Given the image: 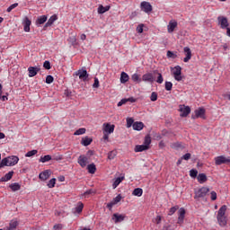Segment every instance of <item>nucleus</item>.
I'll return each instance as SVG.
<instances>
[{"label":"nucleus","instance_id":"c85d7f7f","mask_svg":"<svg viewBox=\"0 0 230 230\" xmlns=\"http://www.w3.org/2000/svg\"><path fill=\"white\" fill-rule=\"evenodd\" d=\"M46 21H48V16L41 15V16L38 17V19L36 20V24H37V26H39V24H44V22H46Z\"/></svg>","mask_w":230,"mask_h":230},{"label":"nucleus","instance_id":"a211bd4d","mask_svg":"<svg viewBox=\"0 0 230 230\" xmlns=\"http://www.w3.org/2000/svg\"><path fill=\"white\" fill-rule=\"evenodd\" d=\"M155 78H154V74L152 73H147L143 75L142 76V81L143 82H149L150 84H153V82H155Z\"/></svg>","mask_w":230,"mask_h":230},{"label":"nucleus","instance_id":"3c124183","mask_svg":"<svg viewBox=\"0 0 230 230\" xmlns=\"http://www.w3.org/2000/svg\"><path fill=\"white\" fill-rule=\"evenodd\" d=\"M151 102H157V93L153 92L150 96Z\"/></svg>","mask_w":230,"mask_h":230},{"label":"nucleus","instance_id":"f257e3e1","mask_svg":"<svg viewBox=\"0 0 230 230\" xmlns=\"http://www.w3.org/2000/svg\"><path fill=\"white\" fill-rule=\"evenodd\" d=\"M226 211H227V206L223 205L217 211V219L221 227L227 226V217H226Z\"/></svg>","mask_w":230,"mask_h":230},{"label":"nucleus","instance_id":"a878e982","mask_svg":"<svg viewBox=\"0 0 230 230\" xmlns=\"http://www.w3.org/2000/svg\"><path fill=\"white\" fill-rule=\"evenodd\" d=\"M177 27V22H170L167 25L168 33H173L175 31V28Z\"/></svg>","mask_w":230,"mask_h":230},{"label":"nucleus","instance_id":"bf43d9fd","mask_svg":"<svg viewBox=\"0 0 230 230\" xmlns=\"http://www.w3.org/2000/svg\"><path fill=\"white\" fill-rule=\"evenodd\" d=\"M43 67L46 69H51V63H49V61H45L43 63Z\"/></svg>","mask_w":230,"mask_h":230},{"label":"nucleus","instance_id":"69168bd1","mask_svg":"<svg viewBox=\"0 0 230 230\" xmlns=\"http://www.w3.org/2000/svg\"><path fill=\"white\" fill-rule=\"evenodd\" d=\"M109 134L110 133H107L105 131H103V137H102V139L106 142H109Z\"/></svg>","mask_w":230,"mask_h":230},{"label":"nucleus","instance_id":"4468645a","mask_svg":"<svg viewBox=\"0 0 230 230\" xmlns=\"http://www.w3.org/2000/svg\"><path fill=\"white\" fill-rule=\"evenodd\" d=\"M121 202V194H119L116 198H114L110 203L107 204V208L112 209L116 204Z\"/></svg>","mask_w":230,"mask_h":230},{"label":"nucleus","instance_id":"5fc2aeb1","mask_svg":"<svg viewBox=\"0 0 230 230\" xmlns=\"http://www.w3.org/2000/svg\"><path fill=\"white\" fill-rule=\"evenodd\" d=\"M54 80H55V78H53L52 75H47V77H46V84H53Z\"/></svg>","mask_w":230,"mask_h":230},{"label":"nucleus","instance_id":"a19ab883","mask_svg":"<svg viewBox=\"0 0 230 230\" xmlns=\"http://www.w3.org/2000/svg\"><path fill=\"white\" fill-rule=\"evenodd\" d=\"M38 151L37 150H31L26 153L25 157H33V155H37Z\"/></svg>","mask_w":230,"mask_h":230},{"label":"nucleus","instance_id":"5701e85b","mask_svg":"<svg viewBox=\"0 0 230 230\" xmlns=\"http://www.w3.org/2000/svg\"><path fill=\"white\" fill-rule=\"evenodd\" d=\"M19 226V223L17 220H12L9 223V226H5L4 230H15L17 229V226Z\"/></svg>","mask_w":230,"mask_h":230},{"label":"nucleus","instance_id":"412c9836","mask_svg":"<svg viewBox=\"0 0 230 230\" xmlns=\"http://www.w3.org/2000/svg\"><path fill=\"white\" fill-rule=\"evenodd\" d=\"M103 132H106L108 134H112L114 132V125H111L109 123H104L103 124Z\"/></svg>","mask_w":230,"mask_h":230},{"label":"nucleus","instance_id":"7ed1b4c3","mask_svg":"<svg viewBox=\"0 0 230 230\" xmlns=\"http://www.w3.org/2000/svg\"><path fill=\"white\" fill-rule=\"evenodd\" d=\"M209 193V188L202 187L198 190H195L194 199H201L202 200H208L206 196Z\"/></svg>","mask_w":230,"mask_h":230},{"label":"nucleus","instance_id":"774afa93","mask_svg":"<svg viewBox=\"0 0 230 230\" xmlns=\"http://www.w3.org/2000/svg\"><path fill=\"white\" fill-rule=\"evenodd\" d=\"M226 35L227 37H230V28L226 27Z\"/></svg>","mask_w":230,"mask_h":230},{"label":"nucleus","instance_id":"4be33fe9","mask_svg":"<svg viewBox=\"0 0 230 230\" xmlns=\"http://www.w3.org/2000/svg\"><path fill=\"white\" fill-rule=\"evenodd\" d=\"M13 177V171H10L4 176L0 179V182H8Z\"/></svg>","mask_w":230,"mask_h":230},{"label":"nucleus","instance_id":"c756f323","mask_svg":"<svg viewBox=\"0 0 230 230\" xmlns=\"http://www.w3.org/2000/svg\"><path fill=\"white\" fill-rule=\"evenodd\" d=\"M145 124L143 122H134L133 129L134 130H143Z\"/></svg>","mask_w":230,"mask_h":230},{"label":"nucleus","instance_id":"8fccbe9b","mask_svg":"<svg viewBox=\"0 0 230 230\" xmlns=\"http://www.w3.org/2000/svg\"><path fill=\"white\" fill-rule=\"evenodd\" d=\"M93 89H98L100 87V80L98 77H94V83L93 84Z\"/></svg>","mask_w":230,"mask_h":230},{"label":"nucleus","instance_id":"13d9d810","mask_svg":"<svg viewBox=\"0 0 230 230\" xmlns=\"http://www.w3.org/2000/svg\"><path fill=\"white\" fill-rule=\"evenodd\" d=\"M181 159H184V161H190V159H191V154H190V153L185 154V155L181 157Z\"/></svg>","mask_w":230,"mask_h":230},{"label":"nucleus","instance_id":"cd10ccee","mask_svg":"<svg viewBox=\"0 0 230 230\" xmlns=\"http://www.w3.org/2000/svg\"><path fill=\"white\" fill-rule=\"evenodd\" d=\"M92 143H93V138L89 137H84L81 141V145H83L84 146H89V145H91Z\"/></svg>","mask_w":230,"mask_h":230},{"label":"nucleus","instance_id":"6ab92c4d","mask_svg":"<svg viewBox=\"0 0 230 230\" xmlns=\"http://www.w3.org/2000/svg\"><path fill=\"white\" fill-rule=\"evenodd\" d=\"M183 51L186 55V57L183 58V62H190V60H191V49L190 47H185Z\"/></svg>","mask_w":230,"mask_h":230},{"label":"nucleus","instance_id":"e2e57ef3","mask_svg":"<svg viewBox=\"0 0 230 230\" xmlns=\"http://www.w3.org/2000/svg\"><path fill=\"white\" fill-rule=\"evenodd\" d=\"M63 227H64V226H62V224H58V225H55V226H53V229H54V230H62Z\"/></svg>","mask_w":230,"mask_h":230},{"label":"nucleus","instance_id":"39448f33","mask_svg":"<svg viewBox=\"0 0 230 230\" xmlns=\"http://www.w3.org/2000/svg\"><path fill=\"white\" fill-rule=\"evenodd\" d=\"M217 22L222 30L229 28V21H227V18H226V16H218Z\"/></svg>","mask_w":230,"mask_h":230},{"label":"nucleus","instance_id":"79ce46f5","mask_svg":"<svg viewBox=\"0 0 230 230\" xmlns=\"http://www.w3.org/2000/svg\"><path fill=\"white\" fill-rule=\"evenodd\" d=\"M152 143V138L149 136H146L144 140V145L146 146H150V144Z\"/></svg>","mask_w":230,"mask_h":230},{"label":"nucleus","instance_id":"9d476101","mask_svg":"<svg viewBox=\"0 0 230 230\" xmlns=\"http://www.w3.org/2000/svg\"><path fill=\"white\" fill-rule=\"evenodd\" d=\"M180 112L181 118H186L191 112V109L190 106L180 105Z\"/></svg>","mask_w":230,"mask_h":230},{"label":"nucleus","instance_id":"37998d69","mask_svg":"<svg viewBox=\"0 0 230 230\" xmlns=\"http://www.w3.org/2000/svg\"><path fill=\"white\" fill-rule=\"evenodd\" d=\"M172 87H173V84L172 82H168V81L165 82L166 91H172Z\"/></svg>","mask_w":230,"mask_h":230},{"label":"nucleus","instance_id":"a18cd8bd","mask_svg":"<svg viewBox=\"0 0 230 230\" xmlns=\"http://www.w3.org/2000/svg\"><path fill=\"white\" fill-rule=\"evenodd\" d=\"M18 6H19V4L14 3L7 8L6 12H8V13H10V12H12V10H14V8H17Z\"/></svg>","mask_w":230,"mask_h":230},{"label":"nucleus","instance_id":"72a5a7b5","mask_svg":"<svg viewBox=\"0 0 230 230\" xmlns=\"http://www.w3.org/2000/svg\"><path fill=\"white\" fill-rule=\"evenodd\" d=\"M132 195L135 197H141L143 195V189L137 188L133 190Z\"/></svg>","mask_w":230,"mask_h":230},{"label":"nucleus","instance_id":"de8ad7c7","mask_svg":"<svg viewBox=\"0 0 230 230\" xmlns=\"http://www.w3.org/2000/svg\"><path fill=\"white\" fill-rule=\"evenodd\" d=\"M116 157V151H111L108 153V159H110V161H112V159H114Z\"/></svg>","mask_w":230,"mask_h":230},{"label":"nucleus","instance_id":"f8f14e48","mask_svg":"<svg viewBox=\"0 0 230 230\" xmlns=\"http://www.w3.org/2000/svg\"><path fill=\"white\" fill-rule=\"evenodd\" d=\"M184 217H186V210L181 208L179 209V216L177 221V224H179V226H182V224H184Z\"/></svg>","mask_w":230,"mask_h":230},{"label":"nucleus","instance_id":"2f4dec72","mask_svg":"<svg viewBox=\"0 0 230 230\" xmlns=\"http://www.w3.org/2000/svg\"><path fill=\"white\" fill-rule=\"evenodd\" d=\"M198 181L200 184H204V182H206V181H208V176H206V174H204V173H199L198 175Z\"/></svg>","mask_w":230,"mask_h":230},{"label":"nucleus","instance_id":"c03bdc74","mask_svg":"<svg viewBox=\"0 0 230 230\" xmlns=\"http://www.w3.org/2000/svg\"><path fill=\"white\" fill-rule=\"evenodd\" d=\"M130 127H134V119H127V128H130Z\"/></svg>","mask_w":230,"mask_h":230},{"label":"nucleus","instance_id":"20e7f679","mask_svg":"<svg viewBox=\"0 0 230 230\" xmlns=\"http://www.w3.org/2000/svg\"><path fill=\"white\" fill-rule=\"evenodd\" d=\"M172 75L176 82H181L182 80V67H181V66H174L172 69Z\"/></svg>","mask_w":230,"mask_h":230},{"label":"nucleus","instance_id":"49530a36","mask_svg":"<svg viewBox=\"0 0 230 230\" xmlns=\"http://www.w3.org/2000/svg\"><path fill=\"white\" fill-rule=\"evenodd\" d=\"M199 175V171L192 169L190 171V176L192 177V179H195Z\"/></svg>","mask_w":230,"mask_h":230},{"label":"nucleus","instance_id":"680f3d73","mask_svg":"<svg viewBox=\"0 0 230 230\" xmlns=\"http://www.w3.org/2000/svg\"><path fill=\"white\" fill-rule=\"evenodd\" d=\"M145 24H139L137 27V33H143V28H144Z\"/></svg>","mask_w":230,"mask_h":230},{"label":"nucleus","instance_id":"ea45409f","mask_svg":"<svg viewBox=\"0 0 230 230\" xmlns=\"http://www.w3.org/2000/svg\"><path fill=\"white\" fill-rule=\"evenodd\" d=\"M55 184H57V179L52 178V179L49 181V183L47 184V186H48L49 188H55Z\"/></svg>","mask_w":230,"mask_h":230},{"label":"nucleus","instance_id":"4d7b16f0","mask_svg":"<svg viewBox=\"0 0 230 230\" xmlns=\"http://www.w3.org/2000/svg\"><path fill=\"white\" fill-rule=\"evenodd\" d=\"M62 159H64V155L58 154L54 155V160L55 161H62Z\"/></svg>","mask_w":230,"mask_h":230},{"label":"nucleus","instance_id":"393cba45","mask_svg":"<svg viewBox=\"0 0 230 230\" xmlns=\"http://www.w3.org/2000/svg\"><path fill=\"white\" fill-rule=\"evenodd\" d=\"M128 102H130V103H136V99L134 97L122 99L120 102H118V107H121V105H125V103H127Z\"/></svg>","mask_w":230,"mask_h":230},{"label":"nucleus","instance_id":"f3484780","mask_svg":"<svg viewBox=\"0 0 230 230\" xmlns=\"http://www.w3.org/2000/svg\"><path fill=\"white\" fill-rule=\"evenodd\" d=\"M58 19V16H57V14H53L52 16H50V18L48 20V22L45 23L43 30H47V28H49V26H53V23L55 22V21H57Z\"/></svg>","mask_w":230,"mask_h":230},{"label":"nucleus","instance_id":"7c9ffc66","mask_svg":"<svg viewBox=\"0 0 230 230\" xmlns=\"http://www.w3.org/2000/svg\"><path fill=\"white\" fill-rule=\"evenodd\" d=\"M128 73H125V72H122L120 74V83L121 84H127V82L128 81Z\"/></svg>","mask_w":230,"mask_h":230},{"label":"nucleus","instance_id":"bb28decb","mask_svg":"<svg viewBox=\"0 0 230 230\" xmlns=\"http://www.w3.org/2000/svg\"><path fill=\"white\" fill-rule=\"evenodd\" d=\"M123 181H125V176L117 178L112 184L113 190H116Z\"/></svg>","mask_w":230,"mask_h":230},{"label":"nucleus","instance_id":"4c0bfd02","mask_svg":"<svg viewBox=\"0 0 230 230\" xmlns=\"http://www.w3.org/2000/svg\"><path fill=\"white\" fill-rule=\"evenodd\" d=\"M86 129L85 128H81L79 129H77L75 133L74 136H82L83 134H85Z\"/></svg>","mask_w":230,"mask_h":230},{"label":"nucleus","instance_id":"aec40b11","mask_svg":"<svg viewBox=\"0 0 230 230\" xmlns=\"http://www.w3.org/2000/svg\"><path fill=\"white\" fill-rule=\"evenodd\" d=\"M50 175H51V171L46 170V171L40 172L39 177H40V181H48V179H49Z\"/></svg>","mask_w":230,"mask_h":230},{"label":"nucleus","instance_id":"dca6fc26","mask_svg":"<svg viewBox=\"0 0 230 230\" xmlns=\"http://www.w3.org/2000/svg\"><path fill=\"white\" fill-rule=\"evenodd\" d=\"M111 220H114L115 224H119V222L125 220V215L115 213L112 215Z\"/></svg>","mask_w":230,"mask_h":230},{"label":"nucleus","instance_id":"9b49d317","mask_svg":"<svg viewBox=\"0 0 230 230\" xmlns=\"http://www.w3.org/2000/svg\"><path fill=\"white\" fill-rule=\"evenodd\" d=\"M215 161L217 166H220V164H226L227 163H230V159L224 155L216 157Z\"/></svg>","mask_w":230,"mask_h":230},{"label":"nucleus","instance_id":"6e6552de","mask_svg":"<svg viewBox=\"0 0 230 230\" xmlns=\"http://www.w3.org/2000/svg\"><path fill=\"white\" fill-rule=\"evenodd\" d=\"M75 75L79 76L80 80L83 82H87L89 80L87 70H78Z\"/></svg>","mask_w":230,"mask_h":230},{"label":"nucleus","instance_id":"2eb2a0df","mask_svg":"<svg viewBox=\"0 0 230 230\" xmlns=\"http://www.w3.org/2000/svg\"><path fill=\"white\" fill-rule=\"evenodd\" d=\"M194 112V118H201L202 119H206V110L204 108H199L198 110H195Z\"/></svg>","mask_w":230,"mask_h":230},{"label":"nucleus","instance_id":"0eeeda50","mask_svg":"<svg viewBox=\"0 0 230 230\" xmlns=\"http://www.w3.org/2000/svg\"><path fill=\"white\" fill-rule=\"evenodd\" d=\"M141 10L145 12L146 13H150L152 12L153 7L152 4H150L149 2L144 1L140 4Z\"/></svg>","mask_w":230,"mask_h":230},{"label":"nucleus","instance_id":"b1692460","mask_svg":"<svg viewBox=\"0 0 230 230\" xmlns=\"http://www.w3.org/2000/svg\"><path fill=\"white\" fill-rule=\"evenodd\" d=\"M150 146L146 145H137L134 148V152H145L146 150H148Z\"/></svg>","mask_w":230,"mask_h":230},{"label":"nucleus","instance_id":"09e8293b","mask_svg":"<svg viewBox=\"0 0 230 230\" xmlns=\"http://www.w3.org/2000/svg\"><path fill=\"white\" fill-rule=\"evenodd\" d=\"M177 209H179V207L177 206L171 208L168 213L169 217H172V215H174Z\"/></svg>","mask_w":230,"mask_h":230},{"label":"nucleus","instance_id":"f704fd0d","mask_svg":"<svg viewBox=\"0 0 230 230\" xmlns=\"http://www.w3.org/2000/svg\"><path fill=\"white\" fill-rule=\"evenodd\" d=\"M109 10H111V6H103V5H100L98 7V13H105V12H109Z\"/></svg>","mask_w":230,"mask_h":230},{"label":"nucleus","instance_id":"473e14b6","mask_svg":"<svg viewBox=\"0 0 230 230\" xmlns=\"http://www.w3.org/2000/svg\"><path fill=\"white\" fill-rule=\"evenodd\" d=\"M9 188H11L12 191H19L21 190V184L14 182L9 185Z\"/></svg>","mask_w":230,"mask_h":230},{"label":"nucleus","instance_id":"052dcab7","mask_svg":"<svg viewBox=\"0 0 230 230\" xmlns=\"http://www.w3.org/2000/svg\"><path fill=\"white\" fill-rule=\"evenodd\" d=\"M210 199L211 200H217V192L215 190L210 192Z\"/></svg>","mask_w":230,"mask_h":230},{"label":"nucleus","instance_id":"f03ea898","mask_svg":"<svg viewBox=\"0 0 230 230\" xmlns=\"http://www.w3.org/2000/svg\"><path fill=\"white\" fill-rule=\"evenodd\" d=\"M19 163V157L15 155L8 156L4 158L0 162V169L4 168V166H15Z\"/></svg>","mask_w":230,"mask_h":230},{"label":"nucleus","instance_id":"423d86ee","mask_svg":"<svg viewBox=\"0 0 230 230\" xmlns=\"http://www.w3.org/2000/svg\"><path fill=\"white\" fill-rule=\"evenodd\" d=\"M22 26H23V31L26 33H30V27L31 26V20L25 16L22 20Z\"/></svg>","mask_w":230,"mask_h":230},{"label":"nucleus","instance_id":"c9c22d12","mask_svg":"<svg viewBox=\"0 0 230 230\" xmlns=\"http://www.w3.org/2000/svg\"><path fill=\"white\" fill-rule=\"evenodd\" d=\"M87 170L89 173H96V165L94 164H88Z\"/></svg>","mask_w":230,"mask_h":230},{"label":"nucleus","instance_id":"ddd939ff","mask_svg":"<svg viewBox=\"0 0 230 230\" xmlns=\"http://www.w3.org/2000/svg\"><path fill=\"white\" fill-rule=\"evenodd\" d=\"M39 71H40V66H30L28 68L29 77L33 78V76H37V74L39 73Z\"/></svg>","mask_w":230,"mask_h":230},{"label":"nucleus","instance_id":"e433bc0d","mask_svg":"<svg viewBox=\"0 0 230 230\" xmlns=\"http://www.w3.org/2000/svg\"><path fill=\"white\" fill-rule=\"evenodd\" d=\"M49 161H51V155H49L40 156V163H49Z\"/></svg>","mask_w":230,"mask_h":230},{"label":"nucleus","instance_id":"864d4df0","mask_svg":"<svg viewBox=\"0 0 230 230\" xmlns=\"http://www.w3.org/2000/svg\"><path fill=\"white\" fill-rule=\"evenodd\" d=\"M156 82L157 84H163V82H164V79L163 78V75L161 73H158Z\"/></svg>","mask_w":230,"mask_h":230},{"label":"nucleus","instance_id":"1a4fd4ad","mask_svg":"<svg viewBox=\"0 0 230 230\" xmlns=\"http://www.w3.org/2000/svg\"><path fill=\"white\" fill-rule=\"evenodd\" d=\"M78 164L81 166V168H85L87 164H89V158L85 155H80L77 159Z\"/></svg>","mask_w":230,"mask_h":230},{"label":"nucleus","instance_id":"6e6d98bb","mask_svg":"<svg viewBox=\"0 0 230 230\" xmlns=\"http://www.w3.org/2000/svg\"><path fill=\"white\" fill-rule=\"evenodd\" d=\"M167 57H168V58H175L177 57V54L168 50L167 51Z\"/></svg>","mask_w":230,"mask_h":230},{"label":"nucleus","instance_id":"603ef678","mask_svg":"<svg viewBox=\"0 0 230 230\" xmlns=\"http://www.w3.org/2000/svg\"><path fill=\"white\" fill-rule=\"evenodd\" d=\"M131 79L133 80V82H141V79H139V75L137 74H133Z\"/></svg>","mask_w":230,"mask_h":230},{"label":"nucleus","instance_id":"58836bf2","mask_svg":"<svg viewBox=\"0 0 230 230\" xmlns=\"http://www.w3.org/2000/svg\"><path fill=\"white\" fill-rule=\"evenodd\" d=\"M83 210H84V203L79 202L77 204V207L75 208V212L76 213H82Z\"/></svg>","mask_w":230,"mask_h":230},{"label":"nucleus","instance_id":"0e129e2a","mask_svg":"<svg viewBox=\"0 0 230 230\" xmlns=\"http://www.w3.org/2000/svg\"><path fill=\"white\" fill-rule=\"evenodd\" d=\"M93 193H94V190H93V189H90V190H86V191L84 193V195L85 197H89V195H93Z\"/></svg>","mask_w":230,"mask_h":230},{"label":"nucleus","instance_id":"338daca9","mask_svg":"<svg viewBox=\"0 0 230 230\" xmlns=\"http://www.w3.org/2000/svg\"><path fill=\"white\" fill-rule=\"evenodd\" d=\"M161 220H162L161 216H156V217L155 218V223L159 225V224H161Z\"/></svg>","mask_w":230,"mask_h":230}]
</instances>
